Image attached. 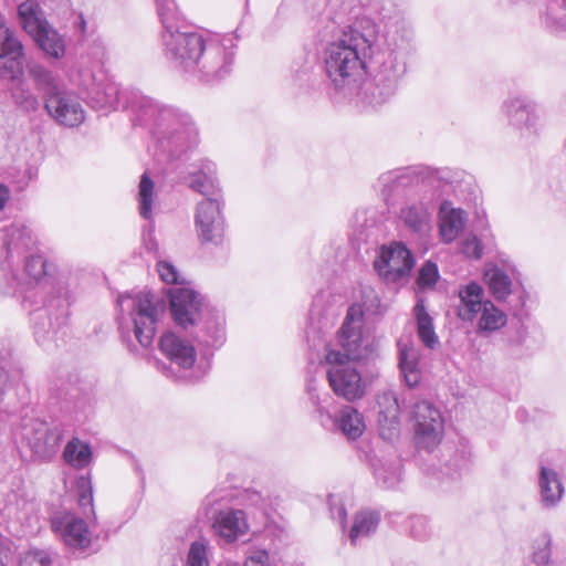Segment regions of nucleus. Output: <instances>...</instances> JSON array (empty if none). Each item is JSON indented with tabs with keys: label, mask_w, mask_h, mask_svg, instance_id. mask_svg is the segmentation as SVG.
Listing matches in <instances>:
<instances>
[{
	"label": "nucleus",
	"mask_w": 566,
	"mask_h": 566,
	"mask_svg": "<svg viewBox=\"0 0 566 566\" xmlns=\"http://www.w3.org/2000/svg\"><path fill=\"white\" fill-rule=\"evenodd\" d=\"M20 566H51L52 554L49 549L29 547L28 549L20 553L19 556Z\"/></svg>",
	"instance_id": "45"
},
{
	"label": "nucleus",
	"mask_w": 566,
	"mask_h": 566,
	"mask_svg": "<svg viewBox=\"0 0 566 566\" xmlns=\"http://www.w3.org/2000/svg\"><path fill=\"white\" fill-rule=\"evenodd\" d=\"M7 541L3 537V535L0 533V566H4V563L2 560V555L7 552Z\"/></svg>",
	"instance_id": "63"
},
{
	"label": "nucleus",
	"mask_w": 566,
	"mask_h": 566,
	"mask_svg": "<svg viewBox=\"0 0 566 566\" xmlns=\"http://www.w3.org/2000/svg\"><path fill=\"white\" fill-rule=\"evenodd\" d=\"M481 316L478 322L476 333L482 336H488L494 333L507 323L506 314L497 308L491 301L486 300L481 310Z\"/></svg>",
	"instance_id": "32"
},
{
	"label": "nucleus",
	"mask_w": 566,
	"mask_h": 566,
	"mask_svg": "<svg viewBox=\"0 0 566 566\" xmlns=\"http://www.w3.org/2000/svg\"><path fill=\"white\" fill-rule=\"evenodd\" d=\"M205 226H195L198 239L201 243L222 245L224 242L226 220L217 219L212 222H206Z\"/></svg>",
	"instance_id": "40"
},
{
	"label": "nucleus",
	"mask_w": 566,
	"mask_h": 566,
	"mask_svg": "<svg viewBox=\"0 0 566 566\" xmlns=\"http://www.w3.org/2000/svg\"><path fill=\"white\" fill-rule=\"evenodd\" d=\"M415 265L412 253L401 242L382 247L374 268L386 282H398L409 275Z\"/></svg>",
	"instance_id": "14"
},
{
	"label": "nucleus",
	"mask_w": 566,
	"mask_h": 566,
	"mask_svg": "<svg viewBox=\"0 0 566 566\" xmlns=\"http://www.w3.org/2000/svg\"><path fill=\"white\" fill-rule=\"evenodd\" d=\"M294 80L298 84V86H314L316 82L315 73H314V64L310 62H305L301 65L295 64L293 67Z\"/></svg>",
	"instance_id": "50"
},
{
	"label": "nucleus",
	"mask_w": 566,
	"mask_h": 566,
	"mask_svg": "<svg viewBox=\"0 0 566 566\" xmlns=\"http://www.w3.org/2000/svg\"><path fill=\"white\" fill-rule=\"evenodd\" d=\"M45 109L60 125L76 127L85 119V111L78 98L62 87L45 98Z\"/></svg>",
	"instance_id": "17"
},
{
	"label": "nucleus",
	"mask_w": 566,
	"mask_h": 566,
	"mask_svg": "<svg viewBox=\"0 0 566 566\" xmlns=\"http://www.w3.org/2000/svg\"><path fill=\"white\" fill-rule=\"evenodd\" d=\"M135 105L139 109L140 120H153V134L161 153L179 158L197 146L199 132L188 113L160 105L148 96L137 97Z\"/></svg>",
	"instance_id": "6"
},
{
	"label": "nucleus",
	"mask_w": 566,
	"mask_h": 566,
	"mask_svg": "<svg viewBox=\"0 0 566 566\" xmlns=\"http://www.w3.org/2000/svg\"><path fill=\"white\" fill-rule=\"evenodd\" d=\"M49 394L51 399L55 400V402L65 399L67 396V384L64 381L59 384L56 380H50Z\"/></svg>",
	"instance_id": "58"
},
{
	"label": "nucleus",
	"mask_w": 566,
	"mask_h": 566,
	"mask_svg": "<svg viewBox=\"0 0 566 566\" xmlns=\"http://www.w3.org/2000/svg\"><path fill=\"white\" fill-rule=\"evenodd\" d=\"M23 371L18 366L0 365V406L13 407L23 389Z\"/></svg>",
	"instance_id": "27"
},
{
	"label": "nucleus",
	"mask_w": 566,
	"mask_h": 566,
	"mask_svg": "<svg viewBox=\"0 0 566 566\" xmlns=\"http://www.w3.org/2000/svg\"><path fill=\"white\" fill-rule=\"evenodd\" d=\"M76 84L87 105L96 111L108 113L132 107L139 114V109L134 107V104L142 95L134 94L132 99H128L127 92L122 91L117 83L106 78L102 72H95L88 65L80 67Z\"/></svg>",
	"instance_id": "8"
},
{
	"label": "nucleus",
	"mask_w": 566,
	"mask_h": 566,
	"mask_svg": "<svg viewBox=\"0 0 566 566\" xmlns=\"http://www.w3.org/2000/svg\"><path fill=\"white\" fill-rule=\"evenodd\" d=\"M224 316L217 308L209 306L203 315L191 326L195 340L206 348H219L226 342Z\"/></svg>",
	"instance_id": "18"
},
{
	"label": "nucleus",
	"mask_w": 566,
	"mask_h": 566,
	"mask_svg": "<svg viewBox=\"0 0 566 566\" xmlns=\"http://www.w3.org/2000/svg\"><path fill=\"white\" fill-rule=\"evenodd\" d=\"M308 395L312 403L316 407L317 411L319 413L327 412L323 405V400L319 398V396L316 394V390L312 387V385H308Z\"/></svg>",
	"instance_id": "59"
},
{
	"label": "nucleus",
	"mask_w": 566,
	"mask_h": 566,
	"mask_svg": "<svg viewBox=\"0 0 566 566\" xmlns=\"http://www.w3.org/2000/svg\"><path fill=\"white\" fill-rule=\"evenodd\" d=\"M408 528L412 537L424 539L430 535V523L427 516L413 515L408 520Z\"/></svg>",
	"instance_id": "49"
},
{
	"label": "nucleus",
	"mask_w": 566,
	"mask_h": 566,
	"mask_svg": "<svg viewBox=\"0 0 566 566\" xmlns=\"http://www.w3.org/2000/svg\"><path fill=\"white\" fill-rule=\"evenodd\" d=\"M157 271L160 279L167 284H179V273L176 266L168 261H158Z\"/></svg>",
	"instance_id": "55"
},
{
	"label": "nucleus",
	"mask_w": 566,
	"mask_h": 566,
	"mask_svg": "<svg viewBox=\"0 0 566 566\" xmlns=\"http://www.w3.org/2000/svg\"><path fill=\"white\" fill-rule=\"evenodd\" d=\"M461 304L458 315L462 321L472 322L484 306V290L478 282L471 281L459 287Z\"/></svg>",
	"instance_id": "26"
},
{
	"label": "nucleus",
	"mask_w": 566,
	"mask_h": 566,
	"mask_svg": "<svg viewBox=\"0 0 566 566\" xmlns=\"http://www.w3.org/2000/svg\"><path fill=\"white\" fill-rule=\"evenodd\" d=\"M118 328L124 340H130V333L143 347L153 344L164 305L149 291L119 295Z\"/></svg>",
	"instance_id": "7"
},
{
	"label": "nucleus",
	"mask_w": 566,
	"mask_h": 566,
	"mask_svg": "<svg viewBox=\"0 0 566 566\" xmlns=\"http://www.w3.org/2000/svg\"><path fill=\"white\" fill-rule=\"evenodd\" d=\"M438 277L439 271L437 264L428 261L421 266L417 283L421 289L431 287L436 284Z\"/></svg>",
	"instance_id": "51"
},
{
	"label": "nucleus",
	"mask_w": 566,
	"mask_h": 566,
	"mask_svg": "<svg viewBox=\"0 0 566 566\" xmlns=\"http://www.w3.org/2000/svg\"><path fill=\"white\" fill-rule=\"evenodd\" d=\"M22 261L27 284L32 285L25 290L22 304L29 311L36 343L45 350H53L65 344L67 336V292L63 287L55 290L43 256L27 254Z\"/></svg>",
	"instance_id": "2"
},
{
	"label": "nucleus",
	"mask_w": 566,
	"mask_h": 566,
	"mask_svg": "<svg viewBox=\"0 0 566 566\" xmlns=\"http://www.w3.org/2000/svg\"><path fill=\"white\" fill-rule=\"evenodd\" d=\"M378 430L386 441H394L400 434V405L394 390H385L378 395Z\"/></svg>",
	"instance_id": "20"
},
{
	"label": "nucleus",
	"mask_w": 566,
	"mask_h": 566,
	"mask_svg": "<svg viewBox=\"0 0 566 566\" xmlns=\"http://www.w3.org/2000/svg\"><path fill=\"white\" fill-rule=\"evenodd\" d=\"M398 348V367L405 384L409 388L419 385L422 378L420 366V348L410 338H399Z\"/></svg>",
	"instance_id": "21"
},
{
	"label": "nucleus",
	"mask_w": 566,
	"mask_h": 566,
	"mask_svg": "<svg viewBox=\"0 0 566 566\" xmlns=\"http://www.w3.org/2000/svg\"><path fill=\"white\" fill-rule=\"evenodd\" d=\"M329 506L332 517L337 520L342 527H344L347 517V512L344 504L339 500L332 496L329 500Z\"/></svg>",
	"instance_id": "57"
},
{
	"label": "nucleus",
	"mask_w": 566,
	"mask_h": 566,
	"mask_svg": "<svg viewBox=\"0 0 566 566\" xmlns=\"http://www.w3.org/2000/svg\"><path fill=\"white\" fill-rule=\"evenodd\" d=\"M502 111L510 125L522 130L531 132L537 119V106L527 96H512L504 101Z\"/></svg>",
	"instance_id": "23"
},
{
	"label": "nucleus",
	"mask_w": 566,
	"mask_h": 566,
	"mask_svg": "<svg viewBox=\"0 0 566 566\" xmlns=\"http://www.w3.org/2000/svg\"><path fill=\"white\" fill-rule=\"evenodd\" d=\"M211 549L210 541L205 537L192 542L187 555L186 566H209Z\"/></svg>",
	"instance_id": "42"
},
{
	"label": "nucleus",
	"mask_w": 566,
	"mask_h": 566,
	"mask_svg": "<svg viewBox=\"0 0 566 566\" xmlns=\"http://www.w3.org/2000/svg\"><path fill=\"white\" fill-rule=\"evenodd\" d=\"M188 184L205 198L222 196L216 177V165L210 160H201L199 168L190 172Z\"/></svg>",
	"instance_id": "28"
},
{
	"label": "nucleus",
	"mask_w": 566,
	"mask_h": 566,
	"mask_svg": "<svg viewBox=\"0 0 566 566\" xmlns=\"http://www.w3.org/2000/svg\"><path fill=\"white\" fill-rule=\"evenodd\" d=\"M361 310L352 307L337 334L339 348H327L325 360L329 365L327 380L336 396L354 401L365 395V384L355 363L364 357L365 347L359 332Z\"/></svg>",
	"instance_id": "4"
},
{
	"label": "nucleus",
	"mask_w": 566,
	"mask_h": 566,
	"mask_svg": "<svg viewBox=\"0 0 566 566\" xmlns=\"http://www.w3.org/2000/svg\"><path fill=\"white\" fill-rule=\"evenodd\" d=\"M537 488L539 503L546 510L557 507L565 494V488L558 472L543 464L538 471Z\"/></svg>",
	"instance_id": "24"
},
{
	"label": "nucleus",
	"mask_w": 566,
	"mask_h": 566,
	"mask_svg": "<svg viewBox=\"0 0 566 566\" xmlns=\"http://www.w3.org/2000/svg\"><path fill=\"white\" fill-rule=\"evenodd\" d=\"M28 72L38 90L43 92L44 98L50 97V95H53L63 87V85L56 80L52 71H50L42 64H29Z\"/></svg>",
	"instance_id": "35"
},
{
	"label": "nucleus",
	"mask_w": 566,
	"mask_h": 566,
	"mask_svg": "<svg viewBox=\"0 0 566 566\" xmlns=\"http://www.w3.org/2000/svg\"><path fill=\"white\" fill-rule=\"evenodd\" d=\"M78 505L81 506L86 521L94 525L97 516L93 505V486L88 479L81 478L78 482Z\"/></svg>",
	"instance_id": "43"
},
{
	"label": "nucleus",
	"mask_w": 566,
	"mask_h": 566,
	"mask_svg": "<svg viewBox=\"0 0 566 566\" xmlns=\"http://www.w3.org/2000/svg\"><path fill=\"white\" fill-rule=\"evenodd\" d=\"M160 352L180 369H190L196 361L193 345L174 332L165 333L159 340Z\"/></svg>",
	"instance_id": "22"
},
{
	"label": "nucleus",
	"mask_w": 566,
	"mask_h": 566,
	"mask_svg": "<svg viewBox=\"0 0 566 566\" xmlns=\"http://www.w3.org/2000/svg\"><path fill=\"white\" fill-rule=\"evenodd\" d=\"M378 184L386 200L399 195L423 192L419 202L407 205L400 210L399 219L411 232L424 235L430 230V207L439 198L427 195V188L437 187V174L427 167H408L380 175Z\"/></svg>",
	"instance_id": "5"
},
{
	"label": "nucleus",
	"mask_w": 566,
	"mask_h": 566,
	"mask_svg": "<svg viewBox=\"0 0 566 566\" xmlns=\"http://www.w3.org/2000/svg\"><path fill=\"white\" fill-rule=\"evenodd\" d=\"M14 103L27 112L36 111L39 107L38 98L27 90H17L12 94Z\"/></svg>",
	"instance_id": "53"
},
{
	"label": "nucleus",
	"mask_w": 566,
	"mask_h": 566,
	"mask_svg": "<svg viewBox=\"0 0 566 566\" xmlns=\"http://www.w3.org/2000/svg\"><path fill=\"white\" fill-rule=\"evenodd\" d=\"M316 307H317V298H315V301H314V305H313V308H312V311H311V317H312V318H313V316L315 315Z\"/></svg>",
	"instance_id": "64"
},
{
	"label": "nucleus",
	"mask_w": 566,
	"mask_h": 566,
	"mask_svg": "<svg viewBox=\"0 0 566 566\" xmlns=\"http://www.w3.org/2000/svg\"><path fill=\"white\" fill-rule=\"evenodd\" d=\"M413 312L417 318L419 338L428 348H436V346L439 344V339L434 332L432 318L428 314L423 301L417 302Z\"/></svg>",
	"instance_id": "36"
},
{
	"label": "nucleus",
	"mask_w": 566,
	"mask_h": 566,
	"mask_svg": "<svg viewBox=\"0 0 566 566\" xmlns=\"http://www.w3.org/2000/svg\"><path fill=\"white\" fill-rule=\"evenodd\" d=\"M63 460L76 470L86 468L92 460L91 447L80 440L73 438L70 440L63 450Z\"/></svg>",
	"instance_id": "34"
},
{
	"label": "nucleus",
	"mask_w": 566,
	"mask_h": 566,
	"mask_svg": "<svg viewBox=\"0 0 566 566\" xmlns=\"http://www.w3.org/2000/svg\"><path fill=\"white\" fill-rule=\"evenodd\" d=\"M210 305L198 292L189 287L170 291V311L177 326L188 331L197 324Z\"/></svg>",
	"instance_id": "13"
},
{
	"label": "nucleus",
	"mask_w": 566,
	"mask_h": 566,
	"mask_svg": "<svg viewBox=\"0 0 566 566\" xmlns=\"http://www.w3.org/2000/svg\"><path fill=\"white\" fill-rule=\"evenodd\" d=\"M22 436L27 440L34 457L49 461L57 452L62 441V430L57 426L51 427L39 418H23L21 422Z\"/></svg>",
	"instance_id": "11"
},
{
	"label": "nucleus",
	"mask_w": 566,
	"mask_h": 566,
	"mask_svg": "<svg viewBox=\"0 0 566 566\" xmlns=\"http://www.w3.org/2000/svg\"><path fill=\"white\" fill-rule=\"evenodd\" d=\"M461 252L471 259L480 260L483 255V245L476 235H469L461 241Z\"/></svg>",
	"instance_id": "52"
},
{
	"label": "nucleus",
	"mask_w": 566,
	"mask_h": 566,
	"mask_svg": "<svg viewBox=\"0 0 566 566\" xmlns=\"http://www.w3.org/2000/svg\"><path fill=\"white\" fill-rule=\"evenodd\" d=\"M154 189V181L149 178L147 172H144L140 177L138 187V202L139 213L144 219L147 220L151 218Z\"/></svg>",
	"instance_id": "41"
},
{
	"label": "nucleus",
	"mask_w": 566,
	"mask_h": 566,
	"mask_svg": "<svg viewBox=\"0 0 566 566\" xmlns=\"http://www.w3.org/2000/svg\"><path fill=\"white\" fill-rule=\"evenodd\" d=\"M354 306H358L361 310V317H364L365 314L376 315V314L380 313V311H379L380 300H379L377 293L375 292V290L371 287H364L361 290V302L350 305L348 307L347 312ZM361 326H363V318H360V324H359L360 333H361Z\"/></svg>",
	"instance_id": "46"
},
{
	"label": "nucleus",
	"mask_w": 566,
	"mask_h": 566,
	"mask_svg": "<svg viewBox=\"0 0 566 566\" xmlns=\"http://www.w3.org/2000/svg\"><path fill=\"white\" fill-rule=\"evenodd\" d=\"M380 518V513L375 510L365 509L357 512L348 533L352 545L355 546L359 539L373 535L378 528Z\"/></svg>",
	"instance_id": "29"
},
{
	"label": "nucleus",
	"mask_w": 566,
	"mask_h": 566,
	"mask_svg": "<svg viewBox=\"0 0 566 566\" xmlns=\"http://www.w3.org/2000/svg\"><path fill=\"white\" fill-rule=\"evenodd\" d=\"M412 41V28L400 15L388 18L382 29L369 20L328 23L321 32L319 51L327 87L366 107L384 105L407 73Z\"/></svg>",
	"instance_id": "1"
},
{
	"label": "nucleus",
	"mask_w": 566,
	"mask_h": 566,
	"mask_svg": "<svg viewBox=\"0 0 566 566\" xmlns=\"http://www.w3.org/2000/svg\"><path fill=\"white\" fill-rule=\"evenodd\" d=\"M244 566H270V556L264 549H254L247 557Z\"/></svg>",
	"instance_id": "56"
},
{
	"label": "nucleus",
	"mask_w": 566,
	"mask_h": 566,
	"mask_svg": "<svg viewBox=\"0 0 566 566\" xmlns=\"http://www.w3.org/2000/svg\"><path fill=\"white\" fill-rule=\"evenodd\" d=\"M74 27L75 29L82 34V35H85L86 33V29H87V23H86V20L84 19L83 14H78L76 17V20L74 21Z\"/></svg>",
	"instance_id": "61"
},
{
	"label": "nucleus",
	"mask_w": 566,
	"mask_h": 566,
	"mask_svg": "<svg viewBox=\"0 0 566 566\" xmlns=\"http://www.w3.org/2000/svg\"><path fill=\"white\" fill-rule=\"evenodd\" d=\"M161 44L168 61L201 82L218 83L232 70L235 46L232 36L206 40L201 33L182 25L161 32Z\"/></svg>",
	"instance_id": "3"
},
{
	"label": "nucleus",
	"mask_w": 566,
	"mask_h": 566,
	"mask_svg": "<svg viewBox=\"0 0 566 566\" xmlns=\"http://www.w3.org/2000/svg\"><path fill=\"white\" fill-rule=\"evenodd\" d=\"M223 493L224 491L209 493L202 501L201 510L212 521L214 534L230 544L245 535L249 525L244 511L226 506Z\"/></svg>",
	"instance_id": "10"
},
{
	"label": "nucleus",
	"mask_w": 566,
	"mask_h": 566,
	"mask_svg": "<svg viewBox=\"0 0 566 566\" xmlns=\"http://www.w3.org/2000/svg\"><path fill=\"white\" fill-rule=\"evenodd\" d=\"M335 426L348 440H357L366 429L363 415L352 406H345L339 410Z\"/></svg>",
	"instance_id": "30"
},
{
	"label": "nucleus",
	"mask_w": 566,
	"mask_h": 566,
	"mask_svg": "<svg viewBox=\"0 0 566 566\" xmlns=\"http://www.w3.org/2000/svg\"><path fill=\"white\" fill-rule=\"evenodd\" d=\"M563 7L566 10V0H562ZM545 27L556 35H566V15H556L548 12L544 20Z\"/></svg>",
	"instance_id": "54"
},
{
	"label": "nucleus",
	"mask_w": 566,
	"mask_h": 566,
	"mask_svg": "<svg viewBox=\"0 0 566 566\" xmlns=\"http://www.w3.org/2000/svg\"><path fill=\"white\" fill-rule=\"evenodd\" d=\"M0 240L6 250V259L20 263L35 245L32 230L22 222H13L2 228Z\"/></svg>",
	"instance_id": "19"
},
{
	"label": "nucleus",
	"mask_w": 566,
	"mask_h": 566,
	"mask_svg": "<svg viewBox=\"0 0 566 566\" xmlns=\"http://www.w3.org/2000/svg\"><path fill=\"white\" fill-rule=\"evenodd\" d=\"M34 174L30 167H11L7 171V178L14 185L15 190L22 191L27 188Z\"/></svg>",
	"instance_id": "48"
},
{
	"label": "nucleus",
	"mask_w": 566,
	"mask_h": 566,
	"mask_svg": "<svg viewBox=\"0 0 566 566\" xmlns=\"http://www.w3.org/2000/svg\"><path fill=\"white\" fill-rule=\"evenodd\" d=\"M10 197L9 189L0 184V210L6 206L8 199Z\"/></svg>",
	"instance_id": "62"
},
{
	"label": "nucleus",
	"mask_w": 566,
	"mask_h": 566,
	"mask_svg": "<svg viewBox=\"0 0 566 566\" xmlns=\"http://www.w3.org/2000/svg\"><path fill=\"white\" fill-rule=\"evenodd\" d=\"M531 560L535 566H559L560 559L553 555V536L549 532H543L533 538Z\"/></svg>",
	"instance_id": "31"
},
{
	"label": "nucleus",
	"mask_w": 566,
	"mask_h": 566,
	"mask_svg": "<svg viewBox=\"0 0 566 566\" xmlns=\"http://www.w3.org/2000/svg\"><path fill=\"white\" fill-rule=\"evenodd\" d=\"M484 280L496 301H505L512 293V280L501 268L493 265L485 270Z\"/></svg>",
	"instance_id": "33"
},
{
	"label": "nucleus",
	"mask_w": 566,
	"mask_h": 566,
	"mask_svg": "<svg viewBox=\"0 0 566 566\" xmlns=\"http://www.w3.org/2000/svg\"><path fill=\"white\" fill-rule=\"evenodd\" d=\"M156 6L163 25L161 32H170L174 28L185 25L174 0H156Z\"/></svg>",
	"instance_id": "39"
},
{
	"label": "nucleus",
	"mask_w": 566,
	"mask_h": 566,
	"mask_svg": "<svg viewBox=\"0 0 566 566\" xmlns=\"http://www.w3.org/2000/svg\"><path fill=\"white\" fill-rule=\"evenodd\" d=\"M18 14L24 31L33 39L46 57L53 60L64 57L66 52L65 38L49 23L36 2L32 0L22 2L18 8Z\"/></svg>",
	"instance_id": "9"
},
{
	"label": "nucleus",
	"mask_w": 566,
	"mask_h": 566,
	"mask_svg": "<svg viewBox=\"0 0 566 566\" xmlns=\"http://www.w3.org/2000/svg\"><path fill=\"white\" fill-rule=\"evenodd\" d=\"M467 214L462 209L453 208L449 201H443L439 210V233L444 243L454 241L463 230Z\"/></svg>",
	"instance_id": "25"
},
{
	"label": "nucleus",
	"mask_w": 566,
	"mask_h": 566,
	"mask_svg": "<svg viewBox=\"0 0 566 566\" xmlns=\"http://www.w3.org/2000/svg\"><path fill=\"white\" fill-rule=\"evenodd\" d=\"M470 460L464 452H455L451 459L444 463L442 473L452 480L461 478L469 471Z\"/></svg>",
	"instance_id": "47"
},
{
	"label": "nucleus",
	"mask_w": 566,
	"mask_h": 566,
	"mask_svg": "<svg viewBox=\"0 0 566 566\" xmlns=\"http://www.w3.org/2000/svg\"><path fill=\"white\" fill-rule=\"evenodd\" d=\"M20 262L4 259L0 263V290L3 294H14L22 285V280L18 276Z\"/></svg>",
	"instance_id": "38"
},
{
	"label": "nucleus",
	"mask_w": 566,
	"mask_h": 566,
	"mask_svg": "<svg viewBox=\"0 0 566 566\" xmlns=\"http://www.w3.org/2000/svg\"><path fill=\"white\" fill-rule=\"evenodd\" d=\"M23 45L0 14V76L19 78L23 73Z\"/></svg>",
	"instance_id": "16"
},
{
	"label": "nucleus",
	"mask_w": 566,
	"mask_h": 566,
	"mask_svg": "<svg viewBox=\"0 0 566 566\" xmlns=\"http://www.w3.org/2000/svg\"><path fill=\"white\" fill-rule=\"evenodd\" d=\"M144 241H145V248L148 252H157L158 250V244L157 242L155 241L154 237H153V229L149 228L147 231H145L144 233Z\"/></svg>",
	"instance_id": "60"
},
{
	"label": "nucleus",
	"mask_w": 566,
	"mask_h": 566,
	"mask_svg": "<svg viewBox=\"0 0 566 566\" xmlns=\"http://www.w3.org/2000/svg\"><path fill=\"white\" fill-rule=\"evenodd\" d=\"M375 476L385 489H394L401 480V465L399 462L380 464L375 468Z\"/></svg>",
	"instance_id": "44"
},
{
	"label": "nucleus",
	"mask_w": 566,
	"mask_h": 566,
	"mask_svg": "<svg viewBox=\"0 0 566 566\" xmlns=\"http://www.w3.org/2000/svg\"><path fill=\"white\" fill-rule=\"evenodd\" d=\"M222 196L205 198L197 203L195 213V226H205L206 222H212L217 219H224L222 213Z\"/></svg>",
	"instance_id": "37"
},
{
	"label": "nucleus",
	"mask_w": 566,
	"mask_h": 566,
	"mask_svg": "<svg viewBox=\"0 0 566 566\" xmlns=\"http://www.w3.org/2000/svg\"><path fill=\"white\" fill-rule=\"evenodd\" d=\"M412 419L417 447L434 449L441 442L444 429L440 410L432 402L422 400L413 406Z\"/></svg>",
	"instance_id": "12"
},
{
	"label": "nucleus",
	"mask_w": 566,
	"mask_h": 566,
	"mask_svg": "<svg viewBox=\"0 0 566 566\" xmlns=\"http://www.w3.org/2000/svg\"><path fill=\"white\" fill-rule=\"evenodd\" d=\"M53 532L72 548L85 549L91 545L88 522L67 511L55 512L51 517Z\"/></svg>",
	"instance_id": "15"
}]
</instances>
